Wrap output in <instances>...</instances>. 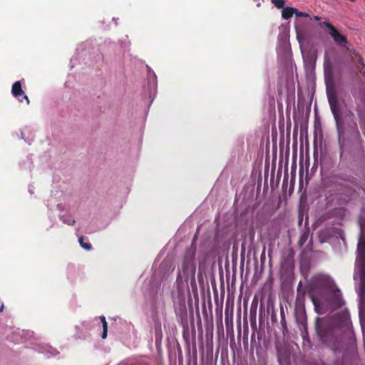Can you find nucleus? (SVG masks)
Listing matches in <instances>:
<instances>
[{"mask_svg": "<svg viewBox=\"0 0 365 365\" xmlns=\"http://www.w3.org/2000/svg\"><path fill=\"white\" fill-rule=\"evenodd\" d=\"M357 263L359 265L361 287L365 289V242L359 241L357 245Z\"/></svg>", "mask_w": 365, "mask_h": 365, "instance_id": "obj_1", "label": "nucleus"}, {"mask_svg": "<svg viewBox=\"0 0 365 365\" xmlns=\"http://www.w3.org/2000/svg\"><path fill=\"white\" fill-rule=\"evenodd\" d=\"M321 27L328 29V34L332 37L334 41L339 46L344 48L348 44V40L346 36L339 33V31L329 21L319 23Z\"/></svg>", "mask_w": 365, "mask_h": 365, "instance_id": "obj_2", "label": "nucleus"}, {"mask_svg": "<svg viewBox=\"0 0 365 365\" xmlns=\"http://www.w3.org/2000/svg\"><path fill=\"white\" fill-rule=\"evenodd\" d=\"M328 101L334 119L338 121L341 116L340 104L335 91H327Z\"/></svg>", "mask_w": 365, "mask_h": 365, "instance_id": "obj_3", "label": "nucleus"}, {"mask_svg": "<svg viewBox=\"0 0 365 365\" xmlns=\"http://www.w3.org/2000/svg\"><path fill=\"white\" fill-rule=\"evenodd\" d=\"M346 51L351 58L353 63L356 65V73H361L362 76L365 77V63L363 58L354 49L347 48Z\"/></svg>", "mask_w": 365, "mask_h": 365, "instance_id": "obj_4", "label": "nucleus"}, {"mask_svg": "<svg viewBox=\"0 0 365 365\" xmlns=\"http://www.w3.org/2000/svg\"><path fill=\"white\" fill-rule=\"evenodd\" d=\"M351 93L356 99H364L365 97V82L359 78H355L351 88Z\"/></svg>", "mask_w": 365, "mask_h": 365, "instance_id": "obj_5", "label": "nucleus"}, {"mask_svg": "<svg viewBox=\"0 0 365 365\" xmlns=\"http://www.w3.org/2000/svg\"><path fill=\"white\" fill-rule=\"evenodd\" d=\"M12 95L16 98L19 102H23L24 100L26 101V105H29L30 101L26 95H25L21 88V81H16L11 88Z\"/></svg>", "mask_w": 365, "mask_h": 365, "instance_id": "obj_6", "label": "nucleus"}, {"mask_svg": "<svg viewBox=\"0 0 365 365\" xmlns=\"http://www.w3.org/2000/svg\"><path fill=\"white\" fill-rule=\"evenodd\" d=\"M297 11V9L293 7H284L282 11V16L284 19H290L294 13Z\"/></svg>", "mask_w": 365, "mask_h": 365, "instance_id": "obj_7", "label": "nucleus"}, {"mask_svg": "<svg viewBox=\"0 0 365 365\" xmlns=\"http://www.w3.org/2000/svg\"><path fill=\"white\" fill-rule=\"evenodd\" d=\"M309 237V229L304 230L300 235L298 244L300 247H302L304 244L307 242L308 238Z\"/></svg>", "mask_w": 365, "mask_h": 365, "instance_id": "obj_8", "label": "nucleus"}, {"mask_svg": "<svg viewBox=\"0 0 365 365\" xmlns=\"http://www.w3.org/2000/svg\"><path fill=\"white\" fill-rule=\"evenodd\" d=\"M100 319L103 324L102 338L106 339L107 337V333H108V324H107L106 317L104 316H101L100 317Z\"/></svg>", "mask_w": 365, "mask_h": 365, "instance_id": "obj_9", "label": "nucleus"}, {"mask_svg": "<svg viewBox=\"0 0 365 365\" xmlns=\"http://www.w3.org/2000/svg\"><path fill=\"white\" fill-rule=\"evenodd\" d=\"M78 242L81 245V246L84 248L86 250H91L92 249V246L89 242H84V237L83 236H81L78 238Z\"/></svg>", "mask_w": 365, "mask_h": 365, "instance_id": "obj_10", "label": "nucleus"}, {"mask_svg": "<svg viewBox=\"0 0 365 365\" xmlns=\"http://www.w3.org/2000/svg\"><path fill=\"white\" fill-rule=\"evenodd\" d=\"M272 4H273L277 9H283L284 8L285 1L284 0H271Z\"/></svg>", "mask_w": 365, "mask_h": 365, "instance_id": "obj_11", "label": "nucleus"}, {"mask_svg": "<svg viewBox=\"0 0 365 365\" xmlns=\"http://www.w3.org/2000/svg\"><path fill=\"white\" fill-rule=\"evenodd\" d=\"M281 324L284 329H287L285 314L282 307L280 308Z\"/></svg>", "mask_w": 365, "mask_h": 365, "instance_id": "obj_12", "label": "nucleus"}, {"mask_svg": "<svg viewBox=\"0 0 365 365\" xmlns=\"http://www.w3.org/2000/svg\"><path fill=\"white\" fill-rule=\"evenodd\" d=\"M62 220L65 224L73 225L75 223V220L70 218L69 217L64 216L62 217Z\"/></svg>", "mask_w": 365, "mask_h": 365, "instance_id": "obj_13", "label": "nucleus"}, {"mask_svg": "<svg viewBox=\"0 0 365 365\" xmlns=\"http://www.w3.org/2000/svg\"><path fill=\"white\" fill-rule=\"evenodd\" d=\"M294 14L297 17H309V15L307 13L299 11L297 9V11L294 13Z\"/></svg>", "mask_w": 365, "mask_h": 365, "instance_id": "obj_14", "label": "nucleus"}, {"mask_svg": "<svg viewBox=\"0 0 365 365\" xmlns=\"http://www.w3.org/2000/svg\"><path fill=\"white\" fill-rule=\"evenodd\" d=\"M356 110H357L358 115H359V120H360L361 127H362V116H361V111L358 108L356 109Z\"/></svg>", "mask_w": 365, "mask_h": 365, "instance_id": "obj_15", "label": "nucleus"}, {"mask_svg": "<svg viewBox=\"0 0 365 365\" xmlns=\"http://www.w3.org/2000/svg\"><path fill=\"white\" fill-rule=\"evenodd\" d=\"M304 327L305 331H304V333L302 334L303 338L305 337V334L307 335V325L304 324Z\"/></svg>", "mask_w": 365, "mask_h": 365, "instance_id": "obj_16", "label": "nucleus"}, {"mask_svg": "<svg viewBox=\"0 0 365 365\" xmlns=\"http://www.w3.org/2000/svg\"><path fill=\"white\" fill-rule=\"evenodd\" d=\"M325 78L326 79L328 78V71L327 69H325Z\"/></svg>", "mask_w": 365, "mask_h": 365, "instance_id": "obj_17", "label": "nucleus"}, {"mask_svg": "<svg viewBox=\"0 0 365 365\" xmlns=\"http://www.w3.org/2000/svg\"><path fill=\"white\" fill-rule=\"evenodd\" d=\"M191 271H192V272L193 274H194V273H195V268L194 267H192H192H191Z\"/></svg>", "mask_w": 365, "mask_h": 365, "instance_id": "obj_18", "label": "nucleus"}, {"mask_svg": "<svg viewBox=\"0 0 365 365\" xmlns=\"http://www.w3.org/2000/svg\"><path fill=\"white\" fill-rule=\"evenodd\" d=\"M319 19H320V18H319V16H314V19H315V20H319Z\"/></svg>", "mask_w": 365, "mask_h": 365, "instance_id": "obj_19", "label": "nucleus"}, {"mask_svg": "<svg viewBox=\"0 0 365 365\" xmlns=\"http://www.w3.org/2000/svg\"><path fill=\"white\" fill-rule=\"evenodd\" d=\"M3 309H4V305L2 304L1 307H0V312L3 311Z\"/></svg>", "mask_w": 365, "mask_h": 365, "instance_id": "obj_20", "label": "nucleus"}, {"mask_svg": "<svg viewBox=\"0 0 365 365\" xmlns=\"http://www.w3.org/2000/svg\"><path fill=\"white\" fill-rule=\"evenodd\" d=\"M187 268V266H185V264L183 265V267H182V269L183 271L185 272V269Z\"/></svg>", "mask_w": 365, "mask_h": 365, "instance_id": "obj_21", "label": "nucleus"}, {"mask_svg": "<svg viewBox=\"0 0 365 365\" xmlns=\"http://www.w3.org/2000/svg\"><path fill=\"white\" fill-rule=\"evenodd\" d=\"M148 70H149V73H150V75H153V71H152V72H151V71H150V68H148Z\"/></svg>", "mask_w": 365, "mask_h": 365, "instance_id": "obj_22", "label": "nucleus"}, {"mask_svg": "<svg viewBox=\"0 0 365 365\" xmlns=\"http://www.w3.org/2000/svg\"><path fill=\"white\" fill-rule=\"evenodd\" d=\"M153 77H154L155 78H156V76H155V73H154V72H153Z\"/></svg>", "mask_w": 365, "mask_h": 365, "instance_id": "obj_23", "label": "nucleus"}, {"mask_svg": "<svg viewBox=\"0 0 365 365\" xmlns=\"http://www.w3.org/2000/svg\"><path fill=\"white\" fill-rule=\"evenodd\" d=\"M332 78V74H331V73L330 72V78Z\"/></svg>", "mask_w": 365, "mask_h": 365, "instance_id": "obj_24", "label": "nucleus"}]
</instances>
